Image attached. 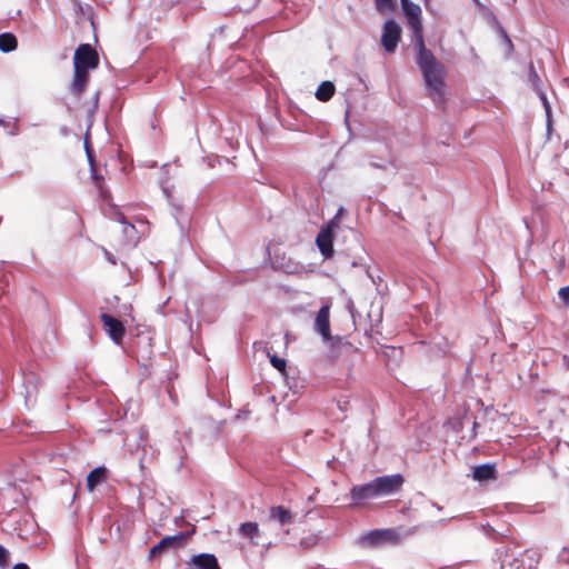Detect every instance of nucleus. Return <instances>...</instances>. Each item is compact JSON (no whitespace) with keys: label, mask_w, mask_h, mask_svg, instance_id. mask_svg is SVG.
I'll use <instances>...</instances> for the list:
<instances>
[{"label":"nucleus","mask_w":569,"mask_h":569,"mask_svg":"<svg viewBox=\"0 0 569 569\" xmlns=\"http://www.w3.org/2000/svg\"><path fill=\"white\" fill-rule=\"evenodd\" d=\"M350 498L356 506H361L368 500L379 498L375 481L371 480L363 485L353 486L350 490Z\"/></svg>","instance_id":"obj_10"},{"label":"nucleus","mask_w":569,"mask_h":569,"mask_svg":"<svg viewBox=\"0 0 569 569\" xmlns=\"http://www.w3.org/2000/svg\"><path fill=\"white\" fill-rule=\"evenodd\" d=\"M472 476L478 481L493 480L497 478V471L493 465L483 463L473 468Z\"/></svg>","instance_id":"obj_16"},{"label":"nucleus","mask_w":569,"mask_h":569,"mask_svg":"<svg viewBox=\"0 0 569 569\" xmlns=\"http://www.w3.org/2000/svg\"><path fill=\"white\" fill-rule=\"evenodd\" d=\"M558 296L566 306H569V284L560 288L558 291Z\"/></svg>","instance_id":"obj_27"},{"label":"nucleus","mask_w":569,"mask_h":569,"mask_svg":"<svg viewBox=\"0 0 569 569\" xmlns=\"http://www.w3.org/2000/svg\"><path fill=\"white\" fill-rule=\"evenodd\" d=\"M413 40L417 50L416 60L427 88V96L436 104H442L446 102V66L426 47L423 34L415 37Z\"/></svg>","instance_id":"obj_1"},{"label":"nucleus","mask_w":569,"mask_h":569,"mask_svg":"<svg viewBox=\"0 0 569 569\" xmlns=\"http://www.w3.org/2000/svg\"><path fill=\"white\" fill-rule=\"evenodd\" d=\"M191 563L197 569H221L218 559L212 553H199L191 558Z\"/></svg>","instance_id":"obj_14"},{"label":"nucleus","mask_w":569,"mask_h":569,"mask_svg":"<svg viewBox=\"0 0 569 569\" xmlns=\"http://www.w3.org/2000/svg\"><path fill=\"white\" fill-rule=\"evenodd\" d=\"M539 562V555L536 550H526L520 558L515 560L516 569H536Z\"/></svg>","instance_id":"obj_13"},{"label":"nucleus","mask_w":569,"mask_h":569,"mask_svg":"<svg viewBox=\"0 0 569 569\" xmlns=\"http://www.w3.org/2000/svg\"><path fill=\"white\" fill-rule=\"evenodd\" d=\"M193 532L194 529H191L190 531L179 532L174 536H166L150 549L149 558H156L168 549H178L183 547Z\"/></svg>","instance_id":"obj_6"},{"label":"nucleus","mask_w":569,"mask_h":569,"mask_svg":"<svg viewBox=\"0 0 569 569\" xmlns=\"http://www.w3.org/2000/svg\"><path fill=\"white\" fill-rule=\"evenodd\" d=\"M376 9L385 13L387 11H392L395 9L393 0H375Z\"/></svg>","instance_id":"obj_23"},{"label":"nucleus","mask_w":569,"mask_h":569,"mask_svg":"<svg viewBox=\"0 0 569 569\" xmlns=\"http://www.w3.org/2000/svg\"><path fill=\"white\" fill-rule=\"evenodd\" d=\"M100 320L108 337L116 345H121L126 335V328L123 323L119 319L108 313H102L100 316Z\"/></svg>","instance_id":"obj_9"},{"label":"nucleus","mask_w":569,"mask_h":569,"mask_svg":"<svg viewBox=\"0 0 569 569\" xmlns=\"http://www.w3.org/2000/svg\"><path fill=\"white\" fill-rule=\"evenodd\" d=\"M406 23L408 29L412 32L413 38L423 34L421 8L413 3L411 0H400Z\"/></svg>","instance_id":"obj_4"},{"label":"nucleus","mask_w":569,"mask_h":569,"mask_svg":"<svg viewBox=\"0 0 569 569\" xmlns=\"http://www.w3.org/2000/svg\"><path fill=\"white\" fill-rule=\"evenodd\" d=\"M563 362L566 368L569 370V356H563Z\"/></svg>","instance_id":"obj_29"},{"label":"nucleus","mask_w":569,"mask_h":569,"mask_svg":"<svg viewBox=\"0 0 569 569\" xmlns=\"http://www.w3.org/2000/svg\"><path fill=\"white\" fill-rule=\"evenodd\" d=\"M99 66L98 52L89 43H81L74 51L73 69L93 70Z\"/></svg>","instance_id":"obj_3"},{"label":"nucleus","mask_w":569,"mask_h":569,"mask_svg":"<svg viewBox=\"0 0 569 569\" xmlns=\"http://www.w3.org/2000/svg\"><path fill=\"white\" fill-rule=\"evenodd\" d=\"M330 307L328 305L322 306L316 317L315 328L321 335L325 341L329 342L330 347V359L336 361L342 350H351L352 343L340 338H333L330 333Z\"/></svg>","instance_id":"obj_2"},{"label":"nucleus","mask_w":569,"mask_h":569,"mask_svg":"<svg viewBox=\"0 0 569 569\" xmlns=\"http://www.w3.org/2000/svg\"><path fill=\"white\" fill-rule=\"evenodd\" d=\"M542 100H543L546 114H547V133L550 134L551 131L553 130V123H552V118H551V108H550L546 97H543Z\"/></svg>","instance_id":"obj_24"},{"label":"nucleus","mask_w":569,"mask_h":569,"mask_svg":"<svg viewBox=\"0 0 569 569\" xmlns=\"http://www.w3.org/2000/svg\"><path fill=\"white\" fill-rule=\"evenodd\" d=\"M12 569H30L28 565L20 562L13 566Z\"/></svg>","instance_id":"obj_28"},{"label":"nucleus","mask_w":569,"mask_h":569,"mask_svg":"<svg viewBox=\"0 0 569 569\" xmlns=\"http://www.w3.org/2000/svg\"><path fill=\"white\" fill-rule=\"evenodd\" d=\"M18 46V40L14 34L10 32L0 34V50L2 52H11L16 50Z\"/></svg>","instance_id":"obj_19"},{"label":"nucleus","mask_w":569,"mask_h":569,"mask_svg":"<svg viewBox=\"0 0 569 569\" xmlns=\"http://www.w3.org/2000/svg\"><path fill=\"white\" fill-rule=\"evenodd\" d=\"M401 27L393 20L389 19L383 23L381 44L387 53H393L401 40Z\"/></svg>","instance_id":"obj_7"},{"label":"nucleus","mask_w":569,"mask_h":569,"mask_svg":"<svg viewBox=\"0 0 569 569\" xmlns=\"http://www.w3.org/2000/svg\"><path fill=\"white\" fill-rule=\"evenodd\" d=\"M108 479V469L103 466L97 467L87 476L86 487L92 492L102 482Z\"/></svg>","instance_id":"obj_12"},{"label":"nucleus","mask_w":569,"mask_h":569,"mask_svg":"<svg viewBox=\"0 0 569 569\" xmlns=\"http://www.w3.org/2000/svg\"><path fill=\"white\" fill-rule=\"evenodd\" d=\"M89 82V71L74 69L73 70V79L71 83V90L77 96L80 97L82 92L86 90Z\"/></svg>","instance_id":"obj_15"},{"label":"nucleus","mask_w":569,"mask_h":569,"mask_svg":"<svg viewBox=\"0 0 569 569\" xmlns=\"http://www.w3.org/2000/svg\"><path fill=\"white\" fill-rule=\"evenodd\" d=\"M270 519L278 521L280 525H289L293 520V516L290 510L282 506H274L270 508Z\"/></svg>","instance_id":"obj_17"},{"label":"nucleus","mask_w":569,"mask_h":569,"mask_svg":"<svg viewBox=\"0 0 569 569\" xmlns=\"http://www.w3.org/2000/svg\"><path fill=\"white\" fill-rule=\"evenodd\" d=\"M239 532L250 539L257 537L260 533L259 526L257 522H243L239 526Z\"/></svg>","instance_id":"obj_20"},{"label":"nucleus","mask_w":569,"mask_h":569,"mask_svg":"<svg viewBox=\"0 0 569 569\" xmlns=\"http://www.w3.org/2000/svg\"><path fill=\"white\" fill-rule=\"evenodd\" d=\"M9 562V551L0 545V568H6Z\"/></svg>","instance_id":"obj_26"},{"label":"nucleus","mask_w":569,"mask_h":569,"mask_svg":"<svg viewBox=\"0 0 569 569\" xmlns=\"http://www.w3.org/2000/svg\"><path fill=\"white\" fill-rule=\"evenodd\" d=\"M270 362L271 365L280 372H284L286 370V367H287V363H286V360L282 359V358H279L277 356H272L270 358Z\"/></svg>","instance_id":"obj_25"},{"label":"nucleus","mask_w":569,"mask_h":569,"mask_svg":"<svg viewBox=\"0 0 569 569\" xmlns=\"http://www.w3.org/2000/svg\"><path fill=\"white\" fill-rule=\"evenodd\" d=\"M336 87L331 81H323L316 91V98L319 101L327 102L335 94Z\"/></svg>","instance_id":"obj_18"},{"label":"nucleus","mask_w":569,"mask_h":569,"mask_svg":"<svg viewBox=\"0 0 569 569\" xmlns=\"http://www.w3.org/2000/svg\"><path fill=\"white\" fill-rule=\"evenodd\" d=\"M361 540L363 543L371 547L383 545L396 546L400 543L401 537L395 529H377L366 533Z\"/></svg>","instance_id":"obj_5"},{"label":"nucleus","mask_w":569,"mask_h":569,"mask_svg":"<svg viewBox=\"0 0 569 569\" xmlns=\"http://www.w3.org/2000/svg\"><path fill=\"white\" fill-rule=\"evenodd\" d=\"M273 264L276 268L281 269L287 273H292L297 269V264L292 262L291 259H288L286 262L274 260Z\"/></svg>","instance_id":"obj_22"},{"label":"nucleus","mask_w":569,"mask_h":569,"mask_svg":"<svg viewBox=\"0 0 569 569\" xmlns=\"http://www.w3.org/2000/svg\"><path fill=\"white\" fill-rule=\"evenodd\" d=\"M118 221L124 224L123 232L127 238L133 240L137 233L136 227L132 223L127 222L126 217L122 213L118 214Z\"/></svg>","instance_id":"obj_21"},{"label":"nucleus","mask_w":569,"mask_h":569,"mask_svg":"<svg viewBox=\"0 0 569 569\" xmlns=\"http://www.w3.org/2000/svg\"><path fill=\"white\" fill-rule=\"evenodd\" d=\"M373 481L380 498L398 492L402 488L405 479L400 473H395L377 477Z\"/></svg>","instance_id":"obj_8"},{"label":"nucleus","mask_w":569,"mask_h":569,"mask_svg":"<svg viewBox=\"0 0 569 569\" xmlns=\"http://www.w3.org/2000/svg\"><path fill=\"white\" fill-rule=\"evenodd\" d=\"M336 226V222L331 220L328 226L320 230L316 238V243L321 252V254L329 259L333 256V231L332 228Z\"/></svg>","instance_id":"obj_11"},{"label":"nucleus","mask_w":569,"mask_h":569,"mask_svg":"<svg viewBox=\"0 0 569 569\" xmlns=\"http://www.w3.org/2000/svg\"><path fill=\"white\" fill-rule=\"evenodd\" d=\"M430 0H423L425 4H427Z\"/></svg>","instance_id":"obj_30"}]
</instances>
